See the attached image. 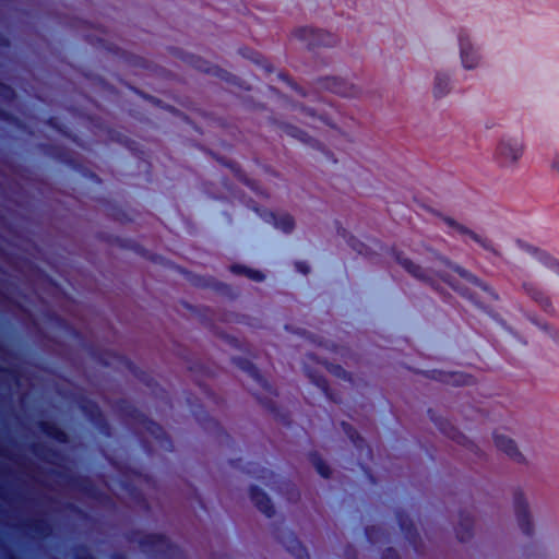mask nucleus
Instances as JSON below:
<instances>
[{"instance_id":"9d476101","label":"nucleus","mask_w":559,"mask_h":559,"mask_svg":"<svg viewBox=\"0 0 559 559\" xmlns=\"http://www.w3.org/2000/svg\"><path fill=\"white\" fill-rule=\"evenodd\" d=\"M275 224L277 228L282 229L285 233H288L294 228V221L292 216L288 214L278 216Z\"/></svg>"},{"instance_id":"f03ea898","label":"nucleus","mask_w":559,"mask_h":559,"mask_svg":"<svg viewBox=\"0 0 559 559\" xmlns=\"http://www.w3.org/2000/svg\"><path fill=\"white\" fill-rule=\"evenodd\" d=\"M525 153L524 140L516 135H502L496 143L492 160L501 169L514 170Z\"/></svg>"},{"instance_id":"0eeeda50","label":"nucleus","mask_w":559,"mask_h":559,"mask_svg":"<svg viewBox=\"0 0 559 559\" xmlns=\"http://www.w3.org/2000/svg\"><path fill=\"white\" fill-rule=\"evenodd\" d=\"M523 292L546 312H552L554 307L550 298L534 283L524 282Z\"/></svg>"},{"instance_id":"9b49d317","label":"nucleus","mask_w":559,"mask_h":559,"mask_svg":"<svg viewBox=\"0 0 559 559\" xmlns=\"http://www.w3.org/2000/svg\"><path fill=\"white\" fill-rule=\"evenodd\" d=\"M538 260L547 267L555 270L559 273V261L555 258L550 257L549 254L545 252H538L537 254Z\"/></svg>"},{"instance_id":"1a4fd4ad","label":"nucleus","mask_w":559,"mask_h":559,"mask_svg":"<svg viewBox=\"0 0 559 559\" xmlns=\"http://www.w3.org/2000/svg\"><path fill=\"white\" fill-rule=\"evenodd\" d=\"M451 91V78L445 73H437L433 82V95L443 97Z\"/></svg>"},{"instance_id":"423d86ee","label":"nucleus","mask_w":559,"mask_h":559,"mask_svg":"<svg viewBox=\"0 0 559 559\" xmlns=\"http://www.w3.org/2000/svg\"><path fill=\"white\" fill-rule=\"evenodd\" d=\"M514 512L518 524L524 534H531L533 524L528 511V503L522 496H518L514 500Z\"/></svg>"},{"instance_id":"39448f33","label":"nucleus","mask_w":559,"mask_h":559,"mask_svg":"<svg viewBox=\"0 0 559 559\" xmlns=\"http://www.w3.org/2000/svg\"><path fill=\"white\" fill-rule=\"evenodd\" d=\"M492 441L497 450L503 452L510 459L520 462L523 455L520 452L515 441L504 431L496 430L492 435Z\"/></svg>"},{"instance_id":"ddd939ff","label":"nucleus","mask_w":559,"mask_h":559,"mask_svg":"<svg viewBox=\"0 0 559 559\" xmlns=\"http://www.w3.org/2000/svg\"><path fill=\"white\" fill-rule=\"evenodd\" d=\"M292 549L296 552L298 559H308V554L298 542H294Z\"/></svg>"},{"instance_id":"f257e3e1","label":"nucleus","mask_w":559,"mask_h":559,"mask_svg":"<svg viewBox=\"0 0 559 559\" xmlns=\"http://www.w3.org/2000/svg\"><path fill=\"white\" fill-rule=\"evenodd\" d=\"M396 260L399 264L412 276L420 281L430 283L432 285H435L438 282V280H441L448 283L454 289H459L456 283V276H459L468 283L475 284L486 289V287L483 286V284L469 272L461 269L460 266L451 264L448 260L441 257H438L432 262V266L416 264L409 258L401 254L396 257Z\"/></svg>"},{"instance_id":"20e7f679","label":"nucleus","mask_w":559,"mask_h":559,"mask_svg":"<svg viewBox=\"0 0 559 559\" xmlns=\"http://www.w3.org/2000/svg\"><path fill=\"white\" fill-rule=\"evenodd\" d=\"M442 221L448 227L449 235L460 236L463 239L469 238L473 241H475L476 243H478L479 246H481L485 250L497 253L493 248L492 242L489 239L481 237L480 235H478L477 233H475L474 230H472L464 224H462L451 217H443Z\"/></svg>"},{"instance_id":"dca6fc26","label":"nucleus","mask_w":559,"mask_h":559,"mask_svg":"<svg viewBox=\"0 0 559 559\" xmlns=\"http://www.w3.org/2000/svg\"><path fill=\"white\" fill-rule=\"evenodd\" d=\"M297 267L302 273H307L308 272V269H307V266L304 263H298Z\"/></svg>"},{"instance_id":"7ed1b4c3","label":"nucleus","mask_w":559,"mask_h":559,"mask_svg":"<svg viewBox=\"0 0 559 559\" xmlns=\"http://www.w3.org/2000/svg\"><path fill=\"white\" fill-rule=\"evenodd\" d=\"M459 47L463 69L471 71L481 66L483 56L480 50L467 35H460Z\"/></svg>"},{"instance_id":"4468645a","label":"nucleus","mask_w":559,"mask_h":559,"mask_svg":"<svg viewBox=\"0 0 559 559\" xmlns=\"http://www.w3.org/2000/svg\"><path fill=\"white\" fill-rule=\"evenodd\" d=\"M248 276L254 281H262L263 280V275L258 272V271H250L248 273Z\"/></svg>"},{"instance_id":"2eb2a0df","label":"nucleus","mask_w":559,"mask_h":559,"mask_svg":"<svg viewBox=\"0 0 559 559\" xmlns=\"http://www.w3.org/2000/svg\"><path fill=\"white\" fill-rule=\"evenodd\" d=\"M551 169L559 176V156L552 160Z\"/></svg>"},{"instance_id":"f8f14e48","label":"nucleus","mask_w":559,"mask_h":559,"mask_svg":"<svg viewBox=\"0 0 559 559\" xmlns=\"http://www.w3.org/2000/svg\"><path fill=\"white\" fill-rule=\"evenodd\" d=\"M313 464L318 471V473L323 477H329L330 469L320 459H314Z\"/></svg>"},{"instance_id":"6e6552de","label":"nucleus","mask_w":559,"mask_h":559,"mask_svg":"<svg viewBox=\"0 0 559 559\" xmlns=\"http://www.w3.org/2000/svg\"><path fill=\"white\" fill-rule=\"evenodd\" d=\"M251 499L258 509L263 512L266 516H271L273 514V507L269 497L262 491L253 488L251 490Z\"/></svg>"}]
</instances>
